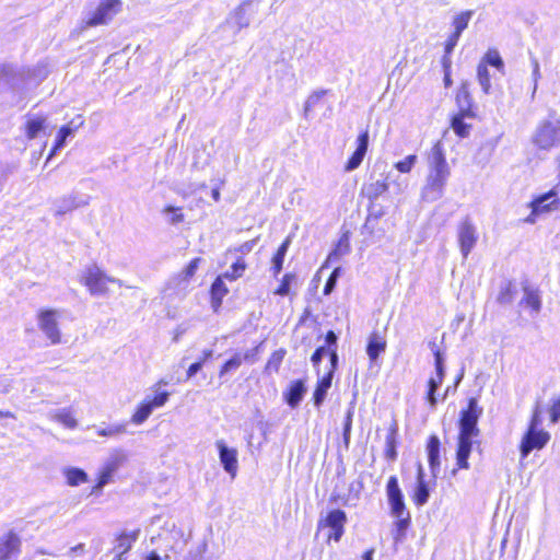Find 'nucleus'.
Returning <instances> with one entry per match:
<instances>
[{"instance_id":"1","label":"nucleus","mask_w":560,"mask_h":560,"mask_svg":"<svg viewBox=\"0 0 560 560\" xmlns=\"http://www.w3.org/2000/svg\"><path fill=\"white\" fill-rule=\"evenodd\" d=\"M450 175L451 168L447 164L443 147L440 142H436L431 148L429 154V172L421 190V198L427 202L441 199Z\"/></svg>"},{"instance_id":"2","label":"nucleus","mask_w":560,"mask_h":560,"mask_svg":"<svg viewBox=\"0 0 560 560\" xmlns=\"http://www.w3.org/2000/svg\"><path fill=\"white\" fill-rule=\"evenodd\" d=\"M386 494L388 498L392 515L397 518V522L395 523V539L398 540L409 526L410 515L406 511L404 497L399 488L397 477H389L386 485Z\"/></svg>"},{"instance_id":"3","label":"nucleus","mask_w":560,"mask_h":560,"mask_svg":"<svg viewBox=\"0 0 560 560\" xmlns=\"http://www.w3.org/2000/svg\"><path fill=\"white\" fill-rule=\"evenodd\" d=\"M63 317L65 313L58 310H45L38 315L37 326L46 346H55L62 342L60 324Z\"/></svg>"},{"instance_id":"4","label":"nucleus","mask_w":560,"mask_h":560,"mask_svg":"<svg viewBox=\"0 0 560 560\" xmlns=\"http://www.w3.org/2000/svg\"><path fill=\"white\" fill-rule=\"evenodd\" d=\"M80 282L88 288L92 295H105L108 292L109 283H120L112 277H108L96 265L88 266L80 276Z\"/></svg>"},{"instance_id":"5","label":"nucleus","mask_w":560,"mask_h":560,"mask_svg":"<svg viewBox=\"0 0 560 560\" xmlns=\"http://www.w3.org/2000/svg\"><path fill=\"white\" fill-rule=\"evenodd\" d=\"M161 384L166 385L167 383L164 381H160L155 387L153 397L147 396L136 408L135 412L131 416V422L136 425H140L148 420L154 409L163 407L168 398V392H159V386Z\"/></svg>"},{"instance_id":"6","label":"nucleus","mask_w":560,"mask_h":560,"mask_svg":"<svg viewBox=\"0 0 560 560\" xmlns=\"http://www.w3.org/2000/svg\"><path fill=\"white\" fill-rule=\"evenodd\" d=\"M200 262L201 258H194L184 270L172 277L164 288L165 295L177 298L185 296L189 283L194 278Z\"/></svg>"},{"instance_id":"7","label":"nucleus","mask_w":560,"mask_h":560,"mask_svg":"<svg viewBox=\"0 0 560 560\" xmlns=\"http://www.w3.org/2000/svg\"><path fill=\"white\" fill-rule=\"evenodd\" d=\"M532 141L540 150H551L560 144V121H544L533 133Z\"/></svg>"},{"instance_id":"8","label":"nucleus","mask_w":560,"mask_h":560,"mask_svg":"<svg viewBox=\"0 0 560 560\" xmlns=\"http://www.w3.org/2000/svg\"><path fill=\"white\" fill-rule=\"evenodd\" d=\"M560 203V182L548 192L535 198L530 202L532 212L525 219L526 223L534 224L537 218L557 209Z\"/></svg>"},{"instance_id":"9","label":"nucleus","mask_w":560,"mask_h":560,"mask_svg":"<svg viewBox=\"0 0 560 560\" xmlns=\"http://www.w3.org/2000/svg\"><path fill=\"white\" fill-rule=\"evenodd\" d=\"M539 423H540L539 417L537 413H535L533 416L528 431L524 435V438L521 442V454H522L523 458L528 456V454L533 450L542 448L549 441L548 432H546L544 430H538Z\"/></svg>"},{"instance_id":"10","label":"nucleus","mask_w":560,"mask_h":560,"mask_svg":"<svg viewBox=\"0 0 560 560\" xmlns=\"http://www.w3.org/2000/svg\"><path fill=\"white\" fill-rule=\"evenodd\" d=\"M457 102L460 105V109L453 116L451 125L457 136L465 138L469 135L471 128L469 124L465 122V119L475 118V113L470 108L469 95L467 92L458 94Z\"/></svg>"},{"instance_id":"11","label":"nucleus","mask_w":560,"mask_h":560,"mask_svg":"<svg viewBox=\"0 0 560 560\" xmlns=\"http://www.w3.org/2000/svg\"><path fill=\"white\" fill-rule=\"evenodd\" d=\"M121 0H103L93 14L85 21L86 26H97L109 23L121 11Z\"/></svg>"},{"instance_id":"12","label":"nucleus","mask_w":560,"mask_h":560,"mask_svg":"<svg viewBox=\"0 0 560 560\" xmlns=\"http://www.w3.org/2000/svg\"><path fill=\"white\" fill-rule=\"evenodd\" d=\"M478 233L475 224L469 220H463L457 226V242L464 258H467L476 246Z\"/></svg>"},{"instance_id":"13","label":"nucleus","mask_w":560,"mask_h":560,"mask_svg":"<svg viewBox=\"0 0 560 560\" xmlns=\"http://www.w3.org/2000/svg\"><path fill=\"white\" fill-rule=\"evenodd\" d=\"M482 415V408L479 407L477 398L472 397L468 401V407L463 410L459 419V432L479 434L477 428L478 420Z\"/></svg>"},{"instance_id":"14","label":"nucleus","mask_w":560,"mask_h":560,"mask_svg":"<svg viewBox=\"0 0 560 560\" xmlns=\"http://www.w3.org/2000/svg\"><path fill=\"white\" fill-rule=\"evenodd\" d=\"M84 124V119L81 115H78L74 117L70 122L62 126L55 139L54 147L48 155V160L60 149H62L66 145V142L69 138H72L75 133V131L82 127Z\"/></svg>"},{"instance_id":"15","label":"nucleus","mask_w":560,"mask_h":560,"mask_svg":"<svg viewBox=\"0 0 560 560\" xmlns=\"http://www.w3.org/2000/svg\"><path fill=\"white\" fill-rule=\"evenodd\" d=\"M86 205H89L88 197L72 192L56 200L54 203V211L55 214L62 215L78 208L85 207Z\"/></svg>"},{"instance_id":"16","label":"nucleus","mask_w":560,"mask_h":560,"mask_svg":"<svg viewBox=\"0 0 560 560\" xmlns=\"http://www.w3.org/2000/svg\"><path fill=\"white\" fill-rule=\"evenodd\" d=\"M476 434L459 432L457 440V451H456V464L460 469H468V458L471 453L472 447V439L477 438Z\"/></svg>"},{"instance_id":"17","label":"nucleus","mask_w":560,"mask_h":560,"mask_svg":"<svg viewBox=\"0 0 560 560\" xmlns=\"http://www.w3.org/2000/svg\"><path fill=\"white\" fill-rule=\"evenodd\" d=\"M215 446L219 450L220 462L224 470L232 477H235L237 471V451L228 447L223 440L217 441Z\"/></svg>"},{"instance_id":"18","label":"nucleus","mask_w":560,"mask_h":560,"mask_svg":"<svg viewBox=\"0 0 560 560\" xmlns=\"http://www.w3.org/2000/svg\"><path fill=\"white\" fill-rule=\"evenodd\" d=\"M368 147H369V133H368V131H364V132L360 133L357 139L355 151L352 153V155L350 156V159L347 161V163L345 165L346 172H352L361 165V163L366 154Z\"/></svg>"},{"instance_id":"19","label":"nucleus","mask_w":560,"mask_h":560,"mask_svg":"<svg viewBox=\"0 0 560 560\" xmlns=\"http://www.w3.org/2000/svg\"><path fill=\"white\" fill-rule=\"evenodd\" d=\"M20 538L12 532L0 535V560H9L19 553Z\"/></svg>"},{"instance_id":"20","label":"nucleus","mask_w":560,"mask_h":560,"mask_svg":"<svg viewBox=\"0 0 560 560\" xmlns=\"http://www.w3.org/2000/svg\"><path fill=\"white\" fill-rule=\"evenodd\" d=\"M160 538L166 541V547L171 550H175L185 542L183 530L178 528L174 522L165 523L163 533L160 534Z\"/></svg>"},{"instance_id":"21","label":"nucleus","mask_w":560,"mask_h":560,"mask_svg":"<svg viewBox=\"0 0 560 560\" xmlns=\"http://www.w3.org/2000/svg\"><path fill=\"white\" fill-rule=\"evenodd\" d=\"M248 2L240 4L228 18V23L231 24L236 32L249 26L250 13L248 12Z\"/></svg>"},{"instance_id":"22","label":"nucleus","mask_w":560,"mask_h":560,"mask_svg":"<svg viewBox=\"0 0 560 560\" xmlns=\"http://www.w3.org/2000/svg\"><path fill=\"white\" fill-rule=\"evenodd\" d=\"M387 342L381 332H372L369 337L366 353L371 361H375L386 350Z\"/></svg>"},{"instance_id":"23","label":"nucleus","mask_w":560,"mask_h":560,"mask_svg":"<svg viewBox=\"0 0 560 560\" xmlns=\"http://www.w3.org/2000/svg\"><path fill=\"white\" fill-rule=\"evenodd\" d=\"M428 459L429 464L432 470V474L435 475L436 471L440 469V440L438 436L432 435L429 439L428 445Z\"/></svg>"},{"instance_id":"24","label":"nucleus","mask_w":560,"mask_h":560,"mask_svg":"<svg viewBox=\"0 0 560 560\" xmlns=\"http://www.w3.org/2000/svg\"><path fill=\"white\" fill-rule=\"evenodd\" d=\"M225 278L219 276L211 285V304L214 311L220 307L223 298L228 294L229 290L224 283Z\"/></svg>"},{"instance_id":"25","label":"nucleus","mask_w":560,"mask_h":560,"mask_svg":"<svg viewBox=\"0 0 560 560\" xmlns=\"http://www.w3.org/2000/svg\"><path fill=\"white\" fill-rule=\"evenodd\" d=\"M429 495V489L427 482L424 481L423 468L421 465H419L417 476V488L415 491V502L418 505H423L428 502Z\"/></svg>"},{"instance_id":"26","label":"nucleus","mask_w":560,"mask_h":560,"mask_svg":"<svg viewBox=\"0 0 560 560\" xmlns=\"http://www.w3.org/2000/svg\"><path fill=\"white\" fill-rule=\"evenodd\" d=\"M331 380H332V369L319 380V382L315 388L314 396H313L315 406L319 407L323 404V401L325 400L326 394L331 386Z\"/></svg>"},{"instance_id":"27","label":"nucleus","mask_w":560,"mask_h":560,"mask_svg":"<svg viewBox=\"0 0 560 560\" xmlns=\"http://www.w3.org/2000/svg\"><path fill=\"white\" fill-rule=\"evenodd\" d=\"M386 183L388 185V190L390 189L394 195H402L409 186L408 178L402 177L399 174L388 173L386 176Z\"/></svg>"},{"instance_id":"28","label":"nucleus","mask_w":560,"mask_h":560,"mask_svg":"<svg viewBox=\"0 0 560 560\" xmlns=\"http://www.w3.org/2000/svg\"><path fill=\"white\" fill-rule=\"evenodd\" d=\"M306 392L303 381H295L290 385L289 392L285 396L288 405L292 408L296 407L302 400Z\"/></svg>"},{"instance_id":"29","label":"nucleus","mask_w":560,"mask_h":560,"mask_svg":"<svg viewBox=\"0 0 560 560\" xmlns=\"http://www.w3.org/2000/svg\"><path fill=\"white\" fill-rule=\"evenodd\" d=\"M126 460L127 454L122 450L116 448L110 452L103 467L115 474L126 463Z\"/></svg>"},{"instance_id":"30","label":"nucleus","mask_w":560,"mask_h":560,"mask_svg":"<svg viewBox=\"0 0 560 560\" xmlns=\"http://www.w3.org/2000/svg\"><path fill=\"white\" fill-rule=\"evenodd\" d=\"M51 418L68 429H74L78 425V421L69 408H61L56 410L51 415Z\"/></svg>"},{"instance_id":"31","label":"nucleus","mask_w":560,"mask_h":560,"mask_svg":"<svg viewBox=\"0 0 560 560\" xmlns=\"http://www.w3.org/2000/svg\"><path fill=\"white\" fill-rule=\"evenodd\" d=\"M139 530H133L130 533H124L117 538V544L115 546V550L119 556L126 553L132 546V544L138 539Z\"/></svg>"},{"instance_id":"32","label":"nucleus","mask_w":560,"mask_h":560,"mask_svg":"<svg viewBox=\"0 0 560 560\" xmlns=\"http://www.w3.org/2000/svg\"><path fill=\"white\" fill-rule=\"evenodd\" d=\"M252 357H253L252 351H247L244 354L235 353L230 360H228L223 364V366L220 371V376H223L224 374H226L231 371L237 370L241 366V364L243 363V361H249Z\"/></svg>"},{"instance_id":"33","label":"nucleus","mask_w":560,"mask_h":560,"mask_svg":"<svg viewBox=\"0 0 560 560\" xmlns=\"http://www.w3.org/2000/svg\"><path fill=\"white\" fill-rule=\"evenodd\" d=\"M67 483L71 487H77L88 481V475L80 468L67 467L63 469Z\"/></svg>"},{"instance_id":"34","label":"nucleus","mask_w":560,"mask_h":560,"mask_svg":"<svg viewBox=\"0 0 560 560\" xmlns=\"http://www.w3.org/2000/svg\"><path fill=\"white\" fill-rule=\"evenodd\" d=\"M350 253V242L348 234H343L336 245L335 249L329 254L328 260L334 261L338 260L340 257L348 255Z\"/></svg>"},{"instance_id":"35","label":"nucleus","mask_w":560,"mask_h":560,"mask_svg":"<svg viewBox=\"0 0 560 560\" xmlns=\"http://www.w3.org/2000/svg\"><path fill=\"white\" fill-rule=\"evenodd\" d=\"M481 63H486V66L494 67L499 72H504V62L495 49H489L486 55L480 60Z\"/></svg>"},{"instance_id":"36","label":"nucleus","mask_w":560,"mask_h":560,"mask_svg":"<svg viewBox=\"0 0 560 560\" xmlns=\"http://www.w3.org/2000/svg\"><path fill=\"white\" fill-rule=\"evenodd\" d=\"M477 80L485 94L491 91L490 73L486 63L479 62L477 67Z\"/></svg>"},{"instance_id":"37","label":"nucleus","mask_w":560,"mask_h":560,"mask_svg":"<svg viewBox=\"0 0 560 560\" xmlns=\"http://www.w3.org/2000/svg\"><path fill=\"white\" fill-rule=\"evenodd\" d=\"M523 302L526 306L530 307L535 312H539L541 307L540 295L537 290L525 288Z\"/></svg>"},{"instance_id":"38","label":"nucleus","mask_w":560,"mask_h":560,"mask_svg":"<svg viewBox=\"0 0 560 560\" xmlns=\"http://www.w3.org/2000/svg\"><path fill=\"white\" fill-rule=\"evenodd\" d=\"M346 523V514L341 510H334L331 511L326 520L325 525L332 528H343V525Z\"/></svg>"},{"instance_id":"39","label":"nucleus","mask_w":560,"mask_h":560,"mask_svg":"<svg viewBox=\"0 0 560 560\" xmlns=\"http://www.w3.org/2000/svg\"><path fill=\"white\" fill-rule=\"evenodd\" d=\"M388 190V185L385 180H376L374 183H371L366 187V196L371 200L377 199L380 196H382L384 192Z\"/></svg>"},{"instance_id":"40","label":"nucleus","mask_w":560,"mask_h":560,"mask_svg":"<svg viewBox=\"0 0 560 560\" xmlns=\"http://www.w3.org/2000/svg\"><path fill=\"white\" fill-rule=\"evenodd\" d=\"M472 15L471 11H465L460 14L456 15L453 20L454 32L453 34L460 36L463 31L468 26L470 18Z\"/></svg>"},{"instance_id":"41","label":"nucleus","mask_w":560,"mask_h":560,"mask_svg":"<svg viewBox=\"0 0 560 560\" xmlns=\"http://www.w3.org/2000/svg\"><path fill=\"white\" fill-rule=\"evenodd\" d=\"M245 270H246V264H245L244 259L240 258L222 276L225 279L233 281V280L241 278Z\"/></svg>"},{"instance_id":"42","label":"nucleus","mask_w":560,"mask_h":560,"mask_svg":"<svg viewBox=\"0 0 560 560\" xmlns=\"http://www.w3.org/2000/svg\"><path fill=\"white\" fill-rule=\"evenodd\" d=\"M289 245H290V240L287 238L281 244V246L278 248L277 254L275 255V257L272 259L275 275H278L282 269L284 256L288 252Z\"/></svg>"},{"instance_id":"43","label":"nucleus","mask_w":560,"mask_h":560,"mask_svg":"<svg viewBox=\"0 0 560 560\" xmlns=\"http://www.w3.org/2000/svg\"><path fill=\"white\" fill-rule=\"evenodd\" d=\"M443 380L444 377L440 375H434L429 380L427 399L431 407H434L436 404L435 390L443 383Z\"/></svg>"},{"instance_id":"44","label":"nucleus","mask_w":560,"mask_h":560,"mask_svg":"<svg viewBox=\"0 0 560 560\" xmlns=\"http://www.w3.org/2000/svg\"><path fill=\"white\" fill-rule=\"evenodd\" d=\"M418 162V156L416 154L407 155L404 160L398 161L394 164V167L402 174H408L411 172L416 163Z\"/></svg>"},{"instance_id":"45","label":"nucleus","mask_w":560,"mask_h":560,"mask_svg":"<svg viewBox=\"0 0 560 560\" xmlns=\"http://www.w3.org/2000/svg\"><path fill=\"white\" fill-rule=\"evenodd\" d=\"M126 432L125 424H113L107 428L97 429L96 433L100 436H115Z\"/></svg>"},{"instance_id":"46","label":"nucleus","mask_w":560,"mask_h":560,"mask_svg":"<svg viewBox=\"0 0 560 560\" xmlns=\"http://www.w3.org/2000/svg\"><path fill=\"white\" fill-rule=\"evenodd\" d=\"M113 475H114L113 471H109L105 467H102V469L100 471V476H98V481L95 485V487L93 488L92 492L102 490L103 487H105L110 481Z\"/></svg>"},{"instance_id":"47","label":"nucleus","mask_w":560,"mask_h":560,"mask_svg":"<svg viewBox=\"0 0 560 560\" xmlns=\"http://www.w3.org/2000/svg\"><path fill=\"white\" fill-rule=\"evenodd\" d=\"M324 94H325L324 91H317V92L312 93L305 102V108H304L305 113L313 109L319 103V101L322 100Z\"/></svg>"},{"instance_id":"48","label":"nucleus","mask_w":560,"mask_h":560,"mask_svg":"<svg viewBox=\"0 0 560 560\" xmlns=\"http://www.w3.org/2000/svg\"><path fill=\"white\" fill-rule=\"evenodd\" d=\"M293 279V276L292 275H285L282 279V282L280 284V287L276 290V294L278 295H288L289 292H290V283H291V280Z\"/></svg>"},{"instance_id":"49","label":"nucleus","mask_w":560,"mask_h":560,"mask_svg":"<svg viewBox=\"0 0 560 560\" xmlns=\"http://www.w3.org/2000/svg\"><path fill=\"white\" fill-rule=\"evenodd\" d=\"M165 212L171 214L170 222L173 224L180 223L184 220V214L180 212L179 208L167 207Z\"/></svg>"},{"instance_id":"50","label":"nucleus","mask_w":560,"mask_h":560,"mask_svg":"<svg viewBox=\"0 0 560 560\" xmlns=\"http://www.w3.org/2000/svg\"><path fill=\"white\" fill-rule=\"evenodd\" d=\"M532 67H533L532 78L534 81V88H533V95H534L537 90L538 80L540 79V68H539V62L537 59H535V58L532 59Z\"/></svg>"},{"instance_id":"51","label":"nucleus","mask_w":560,"mask_h":560,"mask_svg":"<svg viewBox=\"0 0 560 560\" xmlns=\"http://www.w3.org/2000/svg\"><path fill=\"white\" fill-rule=\"evenodd\" d=\"M351 424H352V412L349 410L347 413L345 428H343V440H345L346 444H348L349 440H350Z\"/></svg>"},{"instance_id":"52","label":"nucleus","mask_w":560,"mask_h":560,"mask_svg":"<svg viewBox=\"0 0 560 560\" xmlns=\"http://www.w3.org/2000/svg\"><path fill=\"white\" fill-rule=\"evenodd\" d=\"M435 357V375H440L444 377V365H443V358L440 351H436L434 353Z\"/></svg>"},{"instance_id":"53","label":"nucleus","mask_w":560,"mask_h":560,"mask_svg":"<svg viewBox=\"0 0 560 560\" xmlns=\"http://www.w3.org/2000/svg\"><path fill=\"white\" fill-rule=\"evenodd\" d=\"M460 36L452 34L445 45V54L450 55L458 43Z\"/></svg>"},{"instance_id":"54","label":"nucleus","mask_w":560,"mask_h":560,"mask_svg":"<svg viewBox=\"0 0 560 560\" xmlns=\"http://www.w3.org/2000/svg\"><path fill=\"white\" fill-rule=\"evenodd\" d=\"M326 353L327 350L325 347H319L318 349H316L311 359L313 364L317 365Z\"/></svg>"},{"instance_id":"55","label":"nucleus","mask_w":560,"mask_h":560,"mask_svg":"<svg viewBox=\"0 0 560 560\" xmlns=\"http://www.w3.org/2000/svg\"><path fill=\"white\" fill-rule=\"evenodd\" d=\"M560 420V399L557 400L551 408V421L553 423Z\"/></svg>"},{"instance_id":"56","label":"nucleus","mask_w":560,"mask_h":560,"mask_svg":"<svg viewBox=\"0 0 560 560\" xmlns=\"http://www.w3.org/2000/svg\"><path fill=\"white\" fill-rule=\"evenodd\" d=\"M202 368V361L192 363L187 370V377L190 378L197 374Z\"/></svg>"},{"instance_id":"57","label":"nucleus","mask_w":560,"mask_h":560,"mask_svg":"<svg viewBox=\"0 0 560 560\" xmlns=\"http://www.w3.org/2000/svg\"><path fill=\"white\" fill-rule=\"evenodd\" d=\"M26 135L30 139L35 138V119L28 118L26 121Z\"/></svg>"},{"instance_id":"58","label":"nucleus","mask_w":560,"mask_h":560,"mask_svg":"<svg viewBox=\"0 0 560 560\" xmlns=\"http://www.w3.org/2000/svg\"><path fill=\"white\" fill-rule=\"evenodd\" d=\"M11 383L8 377L0 376V393L4 394L10 390Z\"/></svg>"},{"instance_id":"59","label":"nucleus","mask_w":560,"mask_h":560,"mask_svg":"<svg viewBox=\"0 0 560 560\" xmlns=\"http://www.w3.org/2000/svg\"><path fill=\"white\" fill-rule=\"evenodd\" d=\"M336 283H337V281L334 278L329 277L327 282H326V284H325V287H324V294L325 295L330 294L332 292V290L335 289Z\"/></svg>"},{"instance_id":"60","label":"nucleus","mask_w":560,"mask_h":560,"mask_svg":"<svg viewBox=\"0 0 560 560\" xmlns=\"http://www.w3.org/2000/svg\"><path fill=\"white\" fill-rule=\"evenodd\" d=\"M83 553H84V544H79V545L70 548V550H69L70 557H77V556L83 555Z\"/></svg>"},{"instance_id":"61","label":"nucleus","mask_w":560,"mask_h":560,"mask_svg":"<svg viewBox=\"0 0 560 560\" xmlns=\"http://www.w3.org/2000/svg\"><path fill=\"white\" fill-rule=\"evenodd\" d=\"M342 534L343 528H332L331 533L328 535V538L338 541L341 538Z\"/></svg>"},{"instance_id":"62","label":"nucleus","mask_w":560,"mask_h":560,"mask_svg":"<svg viewBox=\"0 0 560 560\" xmlns=\"http://www.w3.org/2000/svg\"><path fill=\"white\" fill-rule=\"evenodd\" d=\"M49 73V69L48 67H37V72H36V75H37V80L40 78V79H44L48 75Z\"/></svg>"},{"instance_id":"63","label":"nucleus","mask_w":560,"mask_h":560,"mask_svg":"<svg viewBox=\"0 0 560 560\" xmlns=\"http://www.w3.org/2000/svg\"><path fill=\"white\" fill-rule=\"evenodd\" d=\"M183 560H219L217 557H202V556H188L185 557Z\"/></svg>"},{"instance_id":"64","label":"nucleus","mask_w":560,"mask_h":560,"mask_svg":"<svg viewBox=\"0 0 560 560\" xmlns=\"http://www.w3.org/2000/svg\"><path fill=\"white\" fill-rule=\"evenodd\" d=\"M336 341H337V336L335 335V332L328 331L326 335V342L330 346V345H335Z\"/></svg>"}]
</instances>
